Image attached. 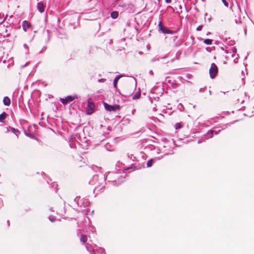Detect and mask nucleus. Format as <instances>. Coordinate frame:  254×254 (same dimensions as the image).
<instances>
[{"instance_id":"1","label":"nucleus","mask_w":254,"mask_h":254,"mask_svg":"<svg viewBox=\"0 0 254 254\" xmlns=\"http://www.w3.org/2000/svg\"><path fill=\"white\" fill-rule=\"evenodd\" d=\"M104 106L105 109L109 112H115L120 109V105L117 104L110 105L107 103L104 102Z\"/></svg>"},{"instance_id":"2","label":"nucleus","mask_w":254,"mask_h":254,"mask_svg":"<svg viewBox=\"0 0 254 254\" xmlns=\"http://www.w3.org/2000/svg\"><path fill=\"white\" fill-rule=\"evenodd\" d=\"M218 73V68L216 65L214 63H212L211 64L210 68L209 69V74L211 78L215 77Z\"/></svg>"},{"instance_id":"3","label":"nucleus","mask_w":254,"mask_h":254,"mask_svg":"<svg viewBox=\"0 0 254 254\" xmlns=\"http://www.w3.org/2000/svg\"><path fill=\"white\" fill-rule=\"evenodd\" d=\"M78 99V96L77 95H74V96H67L65 98H62L61 99V102L64 104H67L70 102H72L74 100Z\"/></svg>"},{"instance_id":"4","label":"nucleus","mask_w":254,"mask_h":254,"mask_svg":"<svg viewBox=\"0 0 254 254\" xmlns=\"http://www.w3.org/2000/svg\"><path fill=\"white\" fill-rule=\"evenodd\" d=\"M94 103L91 100L88 101V106L86 108V113L88 115L91 114L94 111Z\"/></svg>"},{"instance_id":"5","label":"nucleus","mask_w":254,"mask_h":254,"mask_svg":"<svg viewBox=\"0 0 254 254\" xmlns=\"http://www.w3.org/2000/svg\"><path fill=\"white\" fill-rule=\"evenodd\" d=\"M159 30L161 31L163 33H170V31L166 29L165 27L163 26L162 22L161 21H159L158 24Z\"/></svg>"},{"instance_id":"6","label":"nucleus","mask_w":254,"mask_h":254,"mask_svg":"<svg viewBox=\"0 0 254 254\" xmlns=\"http://www.w3.org/2000/svg\"><path fill=\"white\" fill-rule=\"evenodd\" d=\"M45 6V4H44L42 2H39L37 3V9L41 13H43L44 11Z\"/></svg>"},{"instance_id":"7","label":"nucleus","mask_w":254,"mask_h":254,"mask_svg":"<svg viewBox=\"0 0 254 254\" xmlns=\"http://www.w3.org/2000/svg\"><path fill=\"white\" fill-rule=\"evenodd\" d=\"M22 26L24 30L26 31L28 28L30 27L31 24L29 22L25 20L22 23Z\"/></svg>"},{"instance_id":"8","label":"nucleus","mask_w":254,"mask_h":254,"mask_svg":"<svg viewBox=\"0 0 254 254\" xmlns=\"http://www.w3.org/2000/svg\"><path fill=\"white\" fill-rule=\"evenodd\" d=\"M3 102L5 105L9 106L10 104V100L8 97L6 96L3 98Z\"/></svg>"},{"instance_id":"9","label":"nucleus","mask_w":254,"mask_h":254,"mask_svg":"<svg viewBox=\"0 0 254 254\" xmlns=\"http://www.w3.org/2000/svg\"><path fill=\"white\" fill-rule=\"evenodd\" d=\"M120 77H121L120 75H118L115 77V78L114 80V83H113L114 87L116 88L117 87V83H118V82L119 79L120 78Z\"/></svg>"},{"instance_id":"10","label":"nucleus","mask_w":254,"mask_h":254,"mask_svg":"<svg viewBox=\"0 0 254 254\" xmlns=\"http://www.w3.org/2000/svg\"><path fill=\"white\" fill-rule=\"evenodd\" d=\"M119 13L118 11H115L111 12V16L113 19H116L118 17Z\"/></svg>"},{"instance_id":"11","label":"nucleus","mask_w":254,"mask_h":254,"mask_svg":"<svg viewBox=\"0 0 254 254\" xmlns=\"http://www.w3.org/2000/svg\"><path fill=\"white\" fill-rule=\"evenodd\" d=\"M87 240V237L85 235L82 234L81 236L80 241L83 243H85L86 242Z\"/></svg>"},{"instance_id":"12","label":"nucleus","mask_w":254,"mask_h":254,"mask_svg":"<svg viewBox=\"0 0 254 254\" xmlns=\"http://www.w3.org/2000/svg\"><path fill=\"white\" fill-rule=\"evenodd\" d=\"M6 118V114L5 112L2 113L0 115V122H2Z\"/></svg>"},{"instance_id":"13","label":"nucleus","mask_w":254,"mask_h":254,"mask_svg":"<svg viewBox=\"0 0 254 254\" xmlns=\"http://www.w3.org/2000/svg\"><path fill=\"white\" fill-rule=\"evenodd\" d=\"M140 96H141L140 91H138L135 93V94L133 95L132 98L133 99H138L139 98H140Z\"/></svg>"},{"instance_id":"14","label":"nucleus","mask_w":254,"mask_h":254,"mask_svg":"<svg viewBox=\"0 0 254 254\" xmlns=\"http://www.w3.org/2000/svg\"><path fill=\"white\" fill-rule=\"evenodd\" d=\"M203 42L206 45H211L212 43V40L206 39H205Z\"/></svg>"},{"instance_id":"15","label":"nucleus","mask_w":254,"mask_h":254,"mask_svg":"<svg viewBox=\"0 0 254 254\" xmlns=\"http://www.w3.org/2000/svg\"><path fill=\"white\" fill-rule=\"evenodd\" d=\"M182 127V123H178L175 124V128L176 129H178L181 128Z\"/></svg>"},{"instance_id":"16","label":"nucleus","mask_w":254,"mask_h":254,"mask_svg":"<svg viewBox=\"0 0 254 254\" xmlns=\"http://www.w3.org/2000/svg\"><path fill=\"white\" fill-rule=\"evenodd\" d=\"M10 129L12 132L16 135V136H18V134L20 133L17 129H16L12 127Z\"/></svg>"},{"instance_id":"17","label":"nucleus","mask_w":254,"mask_h":254,"mask_svg":"<svg viewBox=\"0 0 254 254\" xmlns=\"http://www.w3.org/2000/svg\"><path fill=\"white\" fill-rule=\"evenodd\" d=\"M153 162H154V161H153V160L152 159H150V160H149L147 162V164H146V165H147V166L148 167H151V166L152 165V164H153Z\"/></svg>"},{"instance_id":"18","label":"nucleus","mask_w":254,"mask_h":254,"mask_svg":"<svg viewBox=\"0 0 254 254\" xmlns=\"http://www.w3.org/2000/svg\"><path fill=\"white\" fill-rule=\"evenodd\" d=\"M202 28H203L202 25H199L197 27L196 30L198 31H201Z\"/></svg>"},{"instance_id":"19","label":"nucleus","mask_w":254,"mask_h":254,"mask_svg":"<svg viewBox=\"0 0 254 254\" xmlns=\"http://www.w3.org/2000/svg\"><path fill=\"white\" fill-rule=\"evenodd\" d=\"M49 219L52 222H55L56 221V219L54 217H53V216H51L49 217Z\"/></svg>"},{"instance_id":"20","label":"nucleus","mask_w":254,"mask_h":254,"mask_svg":"<svg viewBox=\"0 0 254 254\" xmlns=\"http://www.w3.org/2000/svg\"><path fill=\"white\" fill-rule=\"evenodd\" d=\"M223 3H224V4L226 6H228V3L226 1V0H222Z\"/></svg>"},{"instance_id":"21","label":"nucleus","mask_w":254,"mask_h":254,"mask_svg":"<svg viewBox=\"0 0 254 254\" xmlns=\"http://www.w3.org/2000/svg\"><path fill=\"white\" fill-rule=\"evenodd\" d=\"M232 51H233V52L234 53H236V52H237V49H236V48H233L232 49Z\"/></svg>"},{"instance_id":"22","label":"nucleus","mask_w":254,"mask_h":254,"mask_svg":"<svg viewBox=\"0 0 254 254\" xmlns=\"http://www.w3.org/2000/svg\"><path fill=\"white\" fill-rule=\"evenodd\" d=\"M172 0H165L166 2L170 3Z\"/></svg>"},{"instance_id":"23","label":"nucleus","mask_w":254,"mask_h":254,"mask_svg":"<svg viewBox=\"0 0 254 254\" xmlns=\"http://www.w3.org/2000/svg\"><path fill=\"white\" fill-rule=\"evenodd\" d=\"M191 76V75L190 74H188L187 77L189 78H190Z\"/></svg>"},{"instance_id":"24","label":"nucleus","mask_w":254,"mask_h":254,"mask_svg":"<svg viewBox=\"0 0 254 254\" xmlns=\"http://www.w3.org/2000/svg\"><path fill=\"white\" fill-rule=\"evenodd\" d=\"M243 102H244V100H242V101H241V103H243Z\"/></svg>"}]
</instances>
